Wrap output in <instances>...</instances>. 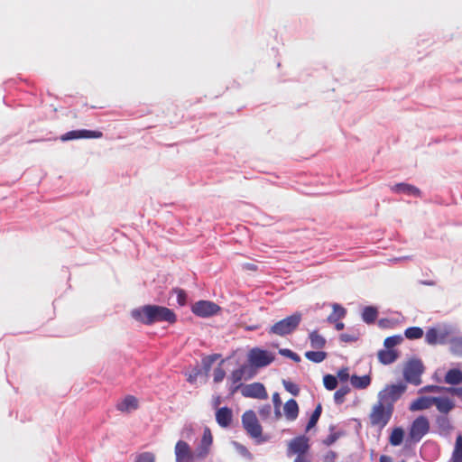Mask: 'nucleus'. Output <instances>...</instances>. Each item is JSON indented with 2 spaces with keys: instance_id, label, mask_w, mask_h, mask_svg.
Returning a JSON list of instances; mask_svg holds the SVG:
<instances>
[{
  "instance_id": "nucleus-1",
  "label": "nucleus",
  "mask_w": 462,
  "mask_h": 462,
  "mask_svg": "<svg viewBox=\"0 0 462 462\" xmlns=\"http://www.w3.org/2000/svg\"><path fill=\"white\" fill-rule=\"evenodd\" d=\"M130 316L134 320L145 326L162 322L172 325L178 319L173 310L156 304H146L134 308L130 311Z\"/></svg>"
},
{
  "instance_id": "nucleus-2",
  "label": "nucleus",
  "mask_w": 462,
  "mask_h": 462,
  "mask_svg": "<svg viewBox=\"0 0 462 462\" xmlns=\"http://www.w3.org/2000/svg\"><path fill=\"white\" fill-rule=\"evenodd\" d=\"M302 320V314L295 311L291 315L274 323L266 329L269 335H276L279 337H286L293 333L300 326Z\"/></svg>"
},
{
  "instance_id": "nucleus-3",
  "label": "nucleus",
  "mask_w": 462,
  "mask_h": 462,
  "mask_svg": "<svg viewBox=\"0 0 462 462\" xmlns=\"http://www.w3.org/2000/svg\"><path fill=\"white\" fill-rule=\"evenodd\" d=\"M242 424L249 436L254 439L257 444H262L269 440V436L263 435V428L254 411L249 410L243 414Z\"/></svg>"
},
{
  "instance_id": "nucleus-4",
  "label": "nucleus",
  "mask_w": 462,
  "mask_h": 462,
  "mask_svg": "<svg viewBox=\"0 0 462 462\" xmlns=\"http://www.w3.org/2000/svg\"><path fill=\"white\" fill-rule=\"evenodd\" d=\"M393 411L391 404L386 406L383 402L378 401L370 414L371 424L383 429L391 420Z\"/></svg>"
},
{
  "instance_id": "nucleus-5",
  "label": "nucleus",
  "mask_w": 462,
  "mask_h": 462,
  "mask_svg": "<svg viewBox=\"0 0 462 462\" xmlns=\"http://www.w3.org/2000/svg\"><path fill=\"white\" fill-rule=\"evenodd\" d=\"M407 386L403 383L398 384L386 385L378 393V401L383 402L386 406L392 405L394 409V403L402 397L406 391Z\"/></svg>"
},
{
  "instance_id": "nucleus-6",
  "label": "nucleus",
  "mask_w": 462,
  "mask_h": 462,
  "mask_svg": "<svg viewBox=\"0 0 462 462\" xmlns=\"http://www.w3.org/2000/svg\"><path fill=\"white\" fill-rule=\"evenodd\" d=\"M274 360V356L265 350L259 347H254L250 350L248 354V362L249 368L254 369L255 371L258 368L265 367L273 363Z\"/></svg>"
},
{
  "instance_id": "nucleus-7",
  "label": "nucleus",
  "mask_w": 462,
  "mask_h": 462,
  "mask_svg": "<svg viewBox=\"0 0 462 462\" xmlns=\"http://www.w3.org/2000/svg\"><path fill=\"white\" fill-rule=\"evenodd\" d=\"M429 420L427 417L420 415L412 421L407 441L418 443L429 432Z\"/></svg>"
},
{
  "instance_id": "nucleus-8",
  "label": "nucleus",
  "mask_w": 462,
  "mask_h": 462,
  "mask_svg": "<svg viewBox=\"0 0 462 462\" xmlns=\"http://www.w3.org/2000/svg\"><path fill=\"white\" fill-rule=\"evenodd\" d=\"M423 372L424 365L422 361L419 358H413L408 362L403 375L408 383L419 385L421 383L420 376Z\"/></svg>"
},
{
  "instance_id": "nucleus-9",
  "label": "nucleus",
  "mask_w": 462,
  "mask_h": 462,
  "mask_svg": "<svg viewBox=\"0 0 462 462\" xmlns=\"http://www.w3.org/2000/svg\"><path fill=\"white\" fill-rule=\"evenodd\" d=\"M220 310L219 305L206 300H200L191 305L192 313L199 318H210L217 314Z\"/></svg>"
},
{
  "instance_id": "nucleus-10",
  "label": "nucleus",
  "mask_w": 462,
  "mask_h": 462,
  "mask_svg": "<svg viewBox=\"0 0 462 462\" xmlns=\"http://www.w3.org/2000/svg\"><path fill=\"white\" fill-rule=\"evenodd\" d=\"M102 136L103 133L97 130L78 129L69 131L60 135V138L55 137L54 140L60 139L62 142H68L78 139H98Z\"/></svg>"
},
{
  "instance_id": "nucleus-11",
  "label": "nucleus",
  "mask_w": 462,
  "mask_h": 462,
  "mask_svg": "<svg viewBox=\"0 0 462 462\" xmlns=\"http://www.w3.org/2000/svg\"><path fill=\"white\" fill-rule=\"evenodd\" d=\"M242 395L246 398H254L265 400L268 394L264 385L262 383H253L245 385L241 390Z\"/></svg>"
},
{
  "instance_id": "nucleus-12",
  "label": "nucleus",
  "mask_w": 462,
  "mask_h": 462,
  "mask_svg": "<svg viewBox=\"0 0 462 462\" xmlns=\"http://www.w3.org/2000/svg\"><path fill=\"white\" fill-rule=\"evenodd\" d=\"M309 449V438L305 435H300L290 441L288 454L292 453L303 456Z\"/></svg>"
},
{
  "instance_id": "nucleus-13",
  "label": "nucleus",
  "mask_w": 462,
  "mask_h": 462,
  "mask_svg": "<svg viewBox=\"0 0 462 462\" xmlns=\"http://www.w3.org/2000/svg\"><path fill=\"white\" fill-rule=\"evenodd\" d=\"M176 462H194L196 460L194 452H191L189 445L179 440L175 446Z\"/></svg>"
},
{
  "instance_id": "nucleus-14",
  "label": "nucleus",
  "mask_w": 462,
  "mask_h": 462,
  "mask_svg": "<svg viewBox=\"0 0 462 462\" xmlns=\"http://www.w3.org/2000/svg\"><path fill=\"white\" fill-rule=\"evenodd\" d=\"M255 374L256 371L254 369L249 368L247 364H244L231 373L228 380L234 383H240L242 379L250 380L254 378Z\"/></svg>"
},
{
  "instance_id": "nucleus-15",
  "label": "nucleus",
  "mask_w": 462,
  "mask_h": 462,
  "mask_svg": "<svg viewBox=\"0 0 462 462\" xmlns=\"http://www.w3.org/2000/svg\"><path fill=\"white\" fill-rule=\"evenodd\" d=\"M448 331L439 332L435 328H430L425 334V341L429 345H444L447 343Z\"/></svg>"
},
{
  "instance_id": "nucleus-16",
  "label": "nucleus",
  "mask_w": 462,
  "mask_h": 462,
  "mask_svg": "<svg viewBox=\"0 0 462 462\" xmlns=\"http://www.w3.org/2000/svg\"><path fill=\"white\" fill-rule=\"evenodd\" d=\"M391 189L393 192L399 194H406L409 196H412L414 198H421L422 194L419 188L405 182L396 183L391 188Z\"/></svg>"
},
{
  "instance_id": "nucleus-17",
  "label": "nucleus",
  "mask_w": 462,
  "mask_h": 462,
  "mask_svg": "<svg viewBox=\"0 0 462 462\" xmlns=\"http://www.w3.org/2000/svg\"><path fill=\"white\" fill-rule=\"evenodd\" d=\"M232 419H233V412L229 407L224 406V407L218 408L217 410L216 420L220 427H223V428L228 427L232 422Z\"/></svg>"
},
{
  "instance_id": "nucleus-18",
  "label": "nucleus",
  "mask_w": 462,
  "mask_h": 462,
  "mask_svg": "<svg viewBox=\"0 0 462 462\" xmlns=\"http://www.w3.org/2000/svg\"><path fill=\"white\" fill-rule=\"evenodd\" d=\"M435 396H420L410 404L411 411H422L429 409L434 402Z\"/></svg>"
},
{
  "instance_id": "nucleus-19",
  "label": "nucleus",
  "mask_w": 462,
  "mask_h": 462,
  "mask_svg": "<svg viewBox=\"0 0 462 462\" xmlns=\"http://www.w3.org/2000/svg\"><path fill=\"white\" fill-rule=\"evenodd\" d=\"M438 432L441 436H448L453 429L451 421L447 415H438L435 420Z\"/></svg>"
},
{
  "instance_id": "nucleus-20",
  "label": "nucleus",
  "mask_w": 462,
  "mask_h": 462,
  "mask_svg": "<svg viewBox=\"0 0 462 462\" xmlns=\"http://www.w3.org/2000/svg\"><path fill=\"white\" fill-rule=\"evenodd\" d=\"M399 357V352L395 349H381L378 352V360L381 364L387 365L394 363Z\"/></svg>"
},
{
  "instance_id": "nucleus-21",
  "label": "nucleus",
  "mask_w": 462,
  "mask_h": 462,
  "mask_svg": "<svg viewBox=\"0 0 462 462\" xmlns=\"http://www.w3.org/2000/svg\"><path fill=\"white\" fill-rule=\"evenodd\" d=\"M433 404L442 415H447L455 407L454 402L448 397L435 396Z\"/></svg>"
},
{
  "instance_id": "nucleus-22",
  "label": "nucleus",
  "mask_w": 462,
  "mask_h": 462,
  "mask_svg": "<svg viewBox=\"0 0 462 462\" xmlns=\"http://www.w3.org/2000/svg\"><path fill=\"white\" fill-rule=\"evenodd\" d=\"M284 415L289 420H295L299 416V405L294 399L288 400L283 406Z\"/></svg>"
},
{
  "instance_id": "nucleus-23",
  "label": "nucleus",
  "mask_w": 462,
  "mask_h": 462,
  "mask_svg": "<svg viewBox=\"0 0 462 462\" xmlns=\"http://www.w3.org/2000/svg\"><path fill=\"white\" fill-rule=\"evenodd\" d=\"M138 408V400L134 395L125 396L122 402H118L116 409L120 411H129Z\"/></svg>"
},
{
  "instance_id": "nucleus-24",
  "label": "nucleus",
  "mask_w": 462,
  "mask_h": 462,
  "mask_svg": "<svg viewBox=\"0 0 462 462\" xmlns=\"http://www.w3.org/2000/svg\"><path fill=\"white\" fill-rule=\"evenodd\" d=\"M309 340L310 346L313 349H322L325 347L327 343L326 338L323 336L319 335L317 329L311 331L309 334Z\"/></svg>"
},
{
  "instance_id": "nucleus-25",
  "label": "nucleus",
  "mask_w": 462,
  "mask_h": 462,
  "mask_svg": "<svg viewBox=\"0 0 462 462\" xmlns=\"http://www.w3.org/2000/svg\"><path fill=\"white\" fill-rule=\"evenodd\" d=\"M445 383L457 385L462 383V371L459 368L449 369L445 375Z\"/></svg>"
},
{
  "instance_id": "nucleus-26",
  "label": "nucleus",
  "mask_w": 462,
  "mask_h": 462,
  "mask_svg": "<svg viewBox=\"0 0 462 462\" xmlns=\"http://www.w3.org/2000/svg\"><path fill=\"white\" fill-rule=\"evenodd\" d=\"M351 384L356 389H365L367 388L371 383V377L368 374H365L363 376H358L356 374H353L350 378Z\"/></svg>"
},
{
  "instance_id": "nucleus-27",
  "label": "nucleus",
  "mask_w": 462,
  "mask_h": 462,
  "mask_svg": "<svg viewBox=\"0 0 462 462\" xmlns=\"http://www.w3.org/2000/svg\"><path fill=\"white\" fill-rule=\"evenodd\" d=\"M335 429H336L335 425L331 424L329 426V428H328L329 434L328 435V437L325 439L322 440V443L325 446L329 447V446L333 445L339 438L346 435L345 430L335 431Z\"/></svg>"
},
{
  "instance_id": "nucleus-28",
  "label": "nucleus",
  "mask_w": 462,
  "mask_h": 462,
  "mask_svg": "<svg viewBox=\"0 0 462 462\" xmlns=\"http://www.w3.org/2000/svg\"><path fill=\"white\" fill-rule=\"evenodd\" d=\"M403 437L404 430L401 427H396L389 437V443L393 447L400 446L403 441Z\"/></svg>"
},
{
  "instance_id": "nucleus-29",
  "label": "nucleus",
  "mask_w": 462,
  "mask_h": 462,
  "mask_svg": "<svg viewBox=\"0 0 462 462\" xmlns=\"http://www.w3.org/2000/svg\"><path fill=\"white\" fill-rule=\"evenodd\" d=\"M377 315H378V310L375 307L367 306V307H365V309L363 310L362 319L365 323L372 324L375 321Z\"/></svg>"
},
{
  "instance_id": "nucleus-30",
  "label": "nucleus",
  "mask_w": 462,
  "mask_h": 462,
  "mask_svg": "<svg viewBox=\"0 0 462 462\" xmlns=\"http://www.w3.org/2000/svg\"><path fill=\"white\" fill-rule=\"evenodd\" d=\"M321 412H322V406L320 403H319L316 408L314 409L313 412L311 413L310 419H309V421L306 425V429H305V431L308 432L309 430H310L312 428H314L316 426V424L318 423L319 418H320V415H321Z\"/></svg>"
},
{
  "instance_id": "nucleus-31",
  "label": "nucleus",
  "mask_w": 462,
  "mask_h": 462,
  "mask_svg": "<svg viewBox=\"0 0 462 462\" xmlns=\"http://www.w3.org/2000/svg\"><path fill=\"white\" fill-rule=\"evenodd\" d=\"M453 462H462V435L458 434L456 438L454 450L452 452Z\"/></svg>"
},
{
  "instance_id": "nucleus-32",
  "label": "nucleus",
  "mask_w": 462,
  "mask_h": 462,
  "mask_svg": "<svg viewBox=\"0 0 462 462\" xmlns=\"http://www.w3.org/2000/svg\"><path fill=\"white\" fill-rule=\"evenodd\" d=\"M304 356L308 360H310L313 363L319 364L327 358L328 354L325 351L318 350V351H307V352H305Z\"/></svg>"
},
{
  "instance_id": "nucleus-33",
  "label": "nucleus",
  "mask_w": 462,
  "mask_h": 462,
  "mask_svg": "<svg viewBox=\"0 0 462 462\" xmlns=\"http://www.w3.org/2000/svg\"><path fill=\"white\" fill-rule=\"evenodd\" d=\"M449 349L454 356H462V337L451 338Z\"/></svg>"
},
{
  "instance_id": "nucleus-34",
  "label": "nucleus",
  "mask_w": 462,
  "mask_h": 462,
  "mask_svg": "<svg viewBox=\"0 0 462 462\" xmlns=\"http://www.w3.org/2000/svg\"><path fill=\"white\" fill-rule=\"evenodd\" d=\"M404 336L411 340L419 339L423 336V329L420 327H409L404 330Z\"/></svg>"
},
{
  "instance_id": "nucleus-35",
  "label": "nucleus",
  "mask_w": 462,
  "mask_h": 462,
  "mask_svg": "<svg viewBox=\"0 0 462 462\" xmlns=\"http://www.w3.org/2000/svg\"><path fill=\"white\" fill-rule=\"evenodd\" d=\"M361 333L358 329L352 328L349 333H342L339 335V340L345 343L356 342L359 339Z\"/></svg>"
},
{
  "instance_id": "nucleus-36",
  "label": "nucleus",
  "mask_w": 462,
  "mask_h": 462,
  "mask_svg": "<svg viewBox=\"0 0 462 462\" xmlns=\"http://www.w3.org/2000/svg\"><path fill=\"white\" fill-rule=\"evenodd\" d=\"M220 357L221 355L219 354H212L202 357L201 363L203 367L201 369L204 370L205 373H208L212 365Z\"/></svg>"
},
{
  "instance_id": "nucleus-37",
  "label": "nucleus",
  "mask_w": 462,
  "mask_h": 462,
  "mask_svg": "<svg viewBox=\"0 0 462 462\" xmlns=\"http://www.w3.org/2000/svg\"><path fill=\"white\" fill-rule=\"evenodd\" d=\"M350 392L348 385H342L334 393V402L336 404L340 405L344 402V397Z\"/></svg>"
},
{
  "instance_id": "nucleus-38",
  "label": "nucleus",
  "mask_w": 462,
  "mask_h": 462,
  "mask_svg": "<svg viewBox=\"0 0 462 462\" xmlns=\"http://www.w3.org/2000/svg\"><path fill=\"white\" fill-rule=\"evenodd\" d=\"M187 375V381L190 384L196 383L198 377L202 374V369L199 365H195L190 368V370L187 373H185Z\"/></svg>"
},
{
  "instance_id": "nucleus-39",
  "label": "nucleus",
  "mask_w": 462,
  "mask_h": 462,
  "mask_svg": "<svg viewBox=\"0 0 462 462\" xmlns=\"http://www.w3.org/2000/svg\"><path fill=\"white\" fill-rule=\"evenodd\" d=\"M403 341L402 335H393L384 339L383 346L385 348L393 349V346L401 344Z\"/></svg>"
},
{
  "instance_id": "nucleus-40",
  "label": "nucleus",
  "mask_w": 462,
  "mask_h": 462,
  "mask_svg": "<svg viewBox=\"0 0 462 462\" xmlns=\"http://www.w3.org/2000/svg\"><path fill=\"white\" fill-rule=\"evenodd\" d=\"M172 291L176 294L178 305L180 307L186 306L188 303V294L186 291L180 288H174Z\"/></svg>"
},
{
  "instance_id": "nucleus-41",
  "label": "nucleus",
  "mask_w": 462,
  "mask_h": 462,
  "mask_svg": "<svg viewBox=\"0 0 462 462\" xmlns=\"http://www.w3.org/2000/svg\"><path fill=\"white\" fill-rule=\"evenodd\" d=\"M323 383L327 390L332 391L337 386V379L335 375L328 374L323 377Z\"/></svg>"
},
{
  "instance_id": "nucleus-42",
  "label": "nucleus",
  "mask_w": 462,
  "mask_h": 462,
  "mask_svg": "<svg viewBox=\"0 0 462 462\" xmlns=\"http://www.w3.org/2000/svg\"><path fill=\"white\" fill-rule=\"evenodd\" d=\"M282 385L284 387V389L289 392L291 394H292L293 396H298L300 394V387L298 384L289 381V380H286V379H283L282 380Z\"/></svg>"
},
{
  "instance_id": "nucleus-43",
  "label": "nucleus",
  "mask_w": 462,
  "mask_h": 462,
  "mask_svg": "<svg viewBox=\"0 0 462 462\" xmlns=\"http://www.w3.org/2000/svg\"><path fill=\"white\" fill-rule=\"evenodd\" d=\"M279 354L282 356L291 359L292 361H294L296 363H299L301 360L300 356L297 353L293 352L292 350H291L289 348L279 349Z\"/></svg>"
},
{
  "instance_id": "nucleus-44",
  "label": "nucleus",
  "mask_w": 462,
  "mask_h": 462,
  "mask_svg": "<svg viewBox=\"0 0 462 462\" xmlns=\"http://www.w3.org/2000/svg\"><path fill=\"white\" fill-rule=\"evenodd\" d=\"M208 453H209L208 448H207L201 444H199V446L197 447V448L194 452L195 458H196V460H203L207 457Z\"/></svg>"
},
{
  "instance_id": "nucleus-45",
  "label": "nucleus",
  "mask_w": 462,
  "mask_h": 462,
  "mask_svg": "<svg viewBox=\"0 0 462 462\" xmlns=\"http://www.w3.org/2000/svg\"><path fill=\"white\" fill-rule=\"evenodd\" d=\"M213 438L211 431L208 428H206L203 431L202 439L200 440L201 445L210 448V446L212 445Z\"/></svg>"
},
{
  "instance_id": "nucleus-46",
  "label": "nucleus",
  "mask_w": 462,
  "mask_h": 462,
  "mask_svg": "<svg viewBox=\"0 0 462 462\" xmlns=\"http://www.w3.org/2000/svg\"><path fill=\"white\" fill-rule=\"evenodd\" d=\"M155 457L151 452H143L138 455L134 462H154Z\"/></svg>"
},
{
  "instance_id": "nucleus-47",
  "label": "nucleus",
  "mask_w": 462,
  "mask_h": 462,
  "mask_svg": "<svg viewBox=\"0 0 462 462\" xmlns=\"http://www.w3.org/2000/svg\"><path fill=\"white\" fill-rule=\"evenodd\" d=\"M234 445H235V447H236V448L237 452H238L241 456H243V457H247V458H249V459H252V458H253L252 454L250 453V451L248 450V448H247L245 446H244V445H242V444H240V443H238V442H236V441L234 442Z\"/></svg>"
},
{
  "instance_id": "nucleus-48",
  "label": "nucleus",
  "mask_w": 462,
  "mask_h": 462,
  "mask_svg": "<svg viewBox=\"0 0 462 462\" xmlns=\"http://www.w3.org/2000/svg\"><path fill=\"white\" fill-rule=\"evenodd\" d=\"M225 376H226V371L222 367L218 366V367L215 368L214 373H213L214 383H218L222 382L223 379L225 378Z\"/></svg>"
},
{
  "instance_id": "nucleus-49",
  "label": "nucleus",
  "mask_w": 462,
  "mask_h": 462,
  "mask_svg": "<svg viewBox=\"0 0 462 462\" xmlns=\"http://www.w3.org/2000/svg\"><path fill=\"white\" fill-rule=\"evenodd\" d=\"M337 379H338L341 383L347 382L350 380L351 376L349 375L348 367H342L338 370L337 374Z\"/></svg>"
},
{
  "instance_id": "nucleus-50",
  "label": "nucleus",
  "mask_w": 462,
  "mask_h": 462,
  "mask_svg": "<svg viewBox=\"0 0 462 462\" xmlns=\"http://www.w3.org/2000/svg\"><path fill=\"white\" fill-rule=\"evenodd\" d=\"M258 413L262 420H266L272 413V407L269 403H266L260 407Z\"/></svg>"
},
{
  "instance_id": "nucleus-51",
  "label": "nucleus",
  "mask_w": 462,
  "mask_h": 462,
  "mask_svg": "<svg viewBox=\"0 0 462 462\" xmlns=\"http://www.w3.org/2000/svg\"><path fill=\"white\" fill-rule=\"evenodd\" d=\"M446 387L439 385H426L419 390V393H439L445 391Z\"/></svg>"
},
{
  "instance_id": "nucleus-52",
  "label": "nucleus",
  "mask_w": 462,
  "mask_h": 462,
  "mask_svg": "<svg viewBox=\"0 0 462 462\" xmlns=\"http://www.w3.org/2000/svg\"><path fill=\"white\" fill-rule=\"evenodd\" d=\"M332 307L336 315L338 316V319L345 318L346 315V310L344 307L338 303H334Z\"/></svg>"
},
{
  "instance_id": "nucleus-53",
  "label": "nucleus",
  "mask_w": 462,
  "mask_h": 462,
  "mask_svg": "<svg viewBox=\"0 0 462 462\" xmlns=\"http://www.w3.org/2000/svg\"><path fill=\"white\" fill-rule=\"evenodd\" d=\"M378 325L381 328H384V329L391 328L393 326V322L390 319L383 318V319H379Z\"/></svg>"
},
{
  "instance_id": "nucleus-54",
  "label": "nucleus",
  "mask_w": 462,
  "mask_h": 462,
  "mask_svg": "<svg viewBox=\"0 0 462 462\" xmlns=\"http://www.w3.org/2000/svg\"><path fill=\"white\" fill-rule=\"evenodd\" d=\"M445 391L457 396L462 401V387H448Z\"/></svg>"
},
{
  "instance_id": "nucleus-55",
  "label": "nucleus",
  "mask_w": 462,
  "mask_h": 462,
  "mask_svg": "<svg viewBox=\"0 0 462 462\" xmlns=\"http://www.w3.org/2000/svg\"><path fill=\"white\" fill-rule=\"evenodd\" d=\"M272 399H273V407L274 408L282 406V400H281L279 393H274L273 394V398Z\"/></svg>"
},
{
  "instance_id": "nucleus-56",
  "label": "nucleus",
  "mask_w": 462,
  "mask_h": 462,
  "mask_svg": "<svg viewBox=\"0 0 462 462\" xmlns=\"http://www.w3.org/2000/svg\"><path fill=\"white\" fill-rule=\"evenodd\" d=\"M243 386L242 383H232L231 385L229 386V394L230 395H233L235 394L241 387Z\"/></svg>"
},
{
  "instance_id": "nucleus-57",
  "label": "nucleus",
  "mask_w": 462,
  "mask_h": 462,
  "mask_svg": "<svg viewBox=\"0 0 462 462\" xmlns=\"http://www.w3.org/2000/svg\"><path fill=\"white\" fill-rule=\"evenodd\" d=\"M338 320V316L336 315L335 311L333 310L332 313H330L327 319V321L328 323H335Z\"/></svg>"
},
{
  "instance_id": "nucleus-58",
  "label": "nucleus",
  "mask_w": 462,
  "mask_h": 462,
  "mask_svg": "<svg viewBox=\"0 0 462 462\" xmlns=\"http://www.w3.org/2000/svg\"><path fill=\"white\" fill-rule=\"evenodd\" d=\"M221 397L219 395H217V396H214L213 398V407L215 409H218V406L220 405L221 403Z\"/></svg>"
},
{
  "instance_id": "nucleus-59",
  "label": "nucleus",
  "mask_w": 462,
  "mask_h": 462,
  "mask_svg": "<svg viewBox=\"0 0 462 462\" xmlns=\"http://www.w3.org/2000/svg\"><path fill=\"white\" fill-rule=\"evenodd\" d=\"M379 462H393V458L386 455H382L380 457Z\"/></svg>"
},
{
  "instance_id": "nucleus-60",
  "label": "nucleus",
  "mask_w": 462,
  "mask_h": 462,
  "mask_svg": "<svg viewBox=\"0 0 462 462\" xmlns=\"http://www.w3.org/2000/svg\"><path fill=\"white\" fill-rule=\"evenodd\" d=\"M345 328V325L343 322L337 321L335 322V328L337 330H342Z\"/></svg>"
},
{
  "instance_id": "nucleus-61",
  "label": "nucleus",
  "mask_w": 462,
  "mask_h": 462,
  "mask_svg": "<svg viewBox=\"0 0 462 462\" xmlns=\"http://www.w3.org/2000/svg\"><path fill=\"white\" fill-rule=\"evenodd\" d=\"M337 454L333 450H329L326 456V458H331L334 459L336 457Z\"/></svg>"
},
{
  "instance_id": "nucleus-62",
  "label": "nucleus",
  "mask_w": 462,
  "mask_h": 462,
  "mask_svg": "<svg viewBox=\"0 0 462 462\" xmlns=\"http://www.w3.org/2000/svg\"><path fill=\"white\" fill-rule=\"evenodd\" d=\"M420 283L423 284V285H427V286H433L435 285V282L434 281H420Z\"/></svg>"
},
{
  "instance_id": "nucleus-63",
  "label": "nucleus",
  "mask_w": 462,
  "mask_h": 462,
  "mask_svg": "<svg viewBox=\"0 0 462 462\" xmlns=\"http://www.w3.org/2000/svg\"><path fill=\"white\" fill-rule=\"evenodd\" d=\"M294 462H309L303 456H297Z\"/></svg>"
},
{
  "instance_id": "nucleus-64",
  "label": "nucleus",
  "mask_w": 462,
  "mask_h": 462,
  "mask_svg": "<svg viewBox=\"0 0 462 462\" xmlns=\"http://www.w3.org/2000/svg\"><path fill=\"white\" fill-rule=\"evenodd\" d=\"M274 414L276 418H280L282 416L281 407L274 408Z\"/></svg>"
}]
</instances>
